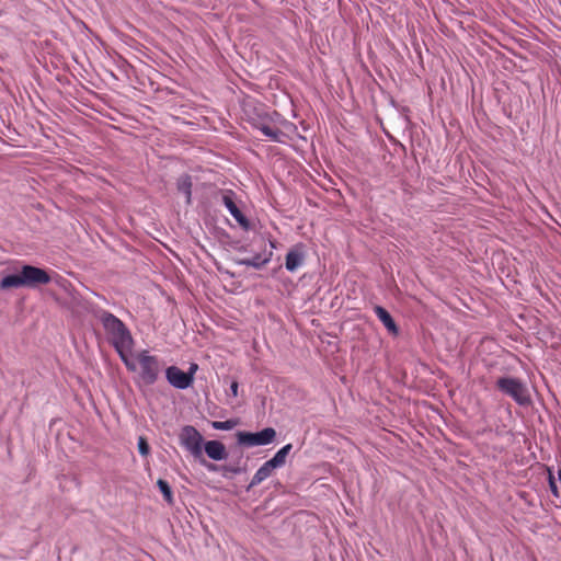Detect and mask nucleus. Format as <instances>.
Returning a JSON list of instances; mask_svg holds the SVG:
<instances>
[{
  "label": "nucleus",
  "mask_w": 561,
  "mask_h": 561,
  "mask_svg": "<svg viewBox=\"0 0 561 561\" xmlns=\"http://www.w3.org/2000/svg\"><path fill=\"white\" fill-rule=\"evenodd\" d=\"M99 319L108 336V340L127 370L136 371L137 366L133 358L134 339L125 323L108 311H102Z\"/></svg>",
  "instance_id": "nucleus-1"
},
{
  "label": "nucleus",
  "mask_w": 561,
  "mask_h": 561,
  "mask_svg": "<svg viewBox=\"0 0 561 561\" xmlns=\"http://www.w3.org/2000/svg\"><path fill=\"white\" fill-rule=\"evenodd\" d=\"M133 358L136 363L139 378L146 385H153L161 371L160 360L157 356H153L149 351H140L137 354H133Z\"/></svg>",
  "instance_id": "nucleus-2"
},
{
  "label": "nucleus",
  "mask_w": 561,
  "mask_h": 561,
  "mask_svg": "<svg viewBox=\"0 0 561 561\" xmlns=\"http://www.w3.org/2000/svg\"><path fill=\"white\" fill-rule=\"evenodd\" d=\"M496 386L500 391L511 397L519 405H526L530 402V396L527 387L516 378H500L496 381Z\"/></svg>",
  "instance_id": "nucleus-3"
},
{
  "label": "nucleus",
  "mask_w": 561,
  "mask_h": 561,
  "mask_svg": "<svg viewBox=\"0 0 561 561\" xmlns=\"http://www.w3.org/2000/svg\"><path fill=\"white\" fill-rule=\"evenodd\" d=\"M276 437V432L272 427H266L260 432H238L237 439L240 445L253 447L271 444Z\"/></svg>",
  "instance_id": "nucleus-4"
},
{
  "label": "nucleus",
  "mask_w": 561,
  "mask_h": 561,
  "mask_svg": "<svg viewBox=\"0 0 561 561\" xmlns=\"http://www.w3.org/2000/svg\"><path fill=\"white\" fill-rule=\"evenodd\" d=\"M181 445L191 453L195 458H199L203 455V436L201 433L191 425H186L182 428L180 434Z\"/></svg>",
  "instance_id": "nucleus-5"
},
{
  "label": "nucleus",
  "mask_w": 561,
  "mask_h": 561,
  "mask_svg": "<svg viewBox=\"0 0 561 561\" xmlns=\"http://www.w3.org/2000/svg\"><path fill=\"white\" fill-rule=\"evenodd\" d=\"M21 274L24 287L34 288L39 285L48 284L51 280L46 270L33 265H23L21 267Z\"/></svg>",
  "instance_id": "nucleus-6"
},
{
  "label": "nucleus",
  "mask_w": 561,
  "mask_h": 561,
  "mask_svg": "<svg viewBox=\"0 0 561 561\" xmlns=\"http://www.w3.org/2000/svg\"><path fill=\"white\" fill-rule=\"evenodd\" d=\"M165 378L172 387L180 390L187 389L193 383L192 374H186L176 366H170L165 369Z\"/></svg>",
  "instance_id": "nucleus-7"
},
{
  "label": "nucleus",
  "mask_w": 561,
  "mask_h": 561,
  "mask_svg": "<svg viewBox=\"0 0 561 561\" xmlns=\"http://www.w3.org/2000/svg\"><path fill=\"white\" fill-rule=\"evenodd\" d=\"M222 203H224L225 207L228 209V211L230 213V215L238 221V224L242 228L249 229V220L247 219V217L242 214V211L238 208V206L233 202L231 193L224 194Z\"/></svg>",
  "instance_id": "nucleus-8"
},
{
  "label": "nucleus",
  "mask_w": 561,
  "mask_h": 561,
  "mask_svg": "<svg viewBox=\"0 0 561 561\" xmlns=\"http://www.w3.org/2000/svg\"><path fill=\"white\" fill-rule=\"evenodd\" d=\"M206 455L216 461L225 460L228 457L225 445L219 440H208L204 444Z\"/></svg>",
  "instance_id": "nucleus-9"
},
{
  "label": "nucleus",
  "mask_w": 561,
  "mask_h": 561,
  "mask_svg": "<svg viewBox=\"0 0 561 561\" xmlns=\"http://www.w3.org/2000/svg\"><path fill=\"white\" fill-rule=\"evenodd\" d=\"M374 312L377 318L382 322L385 328L393 335H397L399 330L398 327L392 319L391 314L381 306H376L374 308Z\"/></svg>",
  "instance_id": "nucleus-10"
},
{
  "label": "nucleus",
  "mask_w": 561,
  "mask_h": 561,
  "mask_svg": "<svg viewBox=\"0 0 561 561\" xmlns=\"http://www.w3.org/2000/svg\"><path fill=\"white\" fill-rule=\"evenodd\" d=\"M304 253L298 249H291L285 257V266L289 272H295L304 264Z\"/></svg>",
  "instance_id": "nucleus-11"
},
{
  "label": "nucleus",
  "mask_w": 561,
  "mask_h": 561,
  "mask_svg": "<svg viewBox=\"0 0 561 561\" xmlns=\"http://www.w3.org/2000/svg\"><path fill=\"white\" fill-rule=\"evenodd\" d=\"M275 470L273 466L270 465L268 461H265L254 473L252 480L249 484V489L259 485L267 478L272 476V472Z\"/></svg>",
  "instance_id": "nucleus-12"
},
{
  "label": "nucleus",
  "mask_w": 561,
  "mask_h": 561,
  "mask_svg": "<svg viewBox=\"0 0 561 561\" xmlns=\"http://www.w3.org/2000/svg\"><path fill=\"white\" fill-rule=\"evenodd\" d=\"M272 255H273L272 252L264 253V254H255L251 257L242 259L239 262V264L244 265V266H251L254 268H261L271 261Z\"/></svg>",
  "instance_id": "nucleus-13"
},
{
  "label": "nucleus",
  "mask_w": 561,
  "mask_h": 561,
  "mask_svg": "<svg viewBox=\"0 0 561 561\" xmlns=\"http://www.w3.org/2000/svg\"><path fill=\"white\" fill-rule=\"evenodd\" d=\"M293 446L291 444H287L283 446L270 460L271 466H273L275 469L282 468L286 463V458L288 454L290 453Z\"/></svg>",
  "instance_id": "nucleus-14"
},
{
  "label": "nucleus",
  "mask_w": 561,
  "mask_h": 561,
  "mask_svg": "<svg viewBox=\"0 0 561 561\" xmlns=\"http://www.w3.org/2000/svg\"><path fill=\"white\" fill-rule=\"evenodd\" d=\"M19 287H24L21 272L19 274L7 275L0 280L1 290Z\"/></svg>",
  "instance_id": "nucleus-15"
},
{
  "label": "nucleus",
  "mask_w": 561,
  "mask_h": 561,
  "mask_svg": "<svg viewBox=\"0 0 561 561\" xmlns=\"http://www.w3.org/2000/svg\"><path fill=\"white\" fill-rule=\"evenodd\" d=\"M256 128L270 140L280 142V137L283 136V133L279 129L273 128L265 123L257 124Z\"/></svg>",
  "instance_id": "nucleus-16"
},
{
  "label": "nucleus",
  "mask_w": 561,
  "mask_h": 561,
  "mask_svg": "<svg viewBox=\"0 0 561 561\" xmlns=\"http://www.w3.org/2000/svg\"><path fill=\"white\" fill-rule=\"evenodd\" d=\"M178 190L186 197V202H191L192 196V182L188 175L181 176L178 181Z\"/></svg>",
  "instance_id": "nucleus-17"
},
{
  "label": "nucleus",
  "mask_w": 561,
  "mask_h": 561,
  "mask_svg": "<svg viewBox=\"0 0 561 561\" xmlns=\"http://www.w3.org/2000/svg\"><path fill=\"white\" fill-rule=\"evenodd\" d=\"M157 485L160 490V492L162 493L164 500L171 504L173 502V493H172V490L169 485V483L162 479H159L157 481Z\"/></svg>",
  "instance_id": "nucleus-18"
},
{
  "label": "nucleus",
  "mask_w": 561,
  "mask_h": 561,
  "mask_svg": "<svg viewBox=\"0 0 561 561\" xmlns=\"http://www.w3.org/2000/svg\"><path fill=\"white\" fill-rule=\"evenodd\" d=\"M237 425L236 420L214 421L211 427L218 431H230Z\"/></svg>",
  "instance_id": "nucleus-19"
},
{
  "label": "nucleus",
  "mask_w": 561,
  "mask_h": 561,
  "mask_svg": "<svg viewBox=\"0 0 561 561\" xmlns=\"http://www.w3.org/2000/svg\"><path fill=\"white\" fill-rule=\"evenodd\" d=\"M138 451L141 456L147 457L150 453V447L145 437L140 436L138 438Z\"/></svg>",
  "instance_id": "nucleus-20"
},
{
  "label": "nucleus",
  "mask_w": 561,
  "mask_h": 561,
  "mask_svg": "<svg viewBox=\"0 0 561 561\" xmlns=\"http://www.w3.org/2000/svg\"><path fill=\"white\" fill-rule=\"evenodd\" d=\"M548 482H549V488H550L551 493L554 496H559V490H558V486H557V483H556V479H554V477L551 473H549Z\"/></svg>",
  "instance_id": "nucleus-21"
},
{
  "label": "nucleus",
  "mask_w": 561,
  "mask_h": 561,
  "mask_svg": "<svg viewBox=\"0 0 561 561\" xmlns=\"http://www.w3.org/2000/svg\"><path fill=\"white\" fill-rule=\"evenodd\" d=\"M238 388H239V385L237 381H232L231 385H230V393L232 397H237L238 396Z\"/></svg>",
  "instance_id": "nucleus-22"
},
{
  "label": "nucleus",
  "mask_w": 561,
  "mask_h": 561,
  "mask_svg": "<svg viewBox=\"0 0 561 561\" xmlns=\"http://www.w3.org/2000/svg\"><path fill=\"white\" fill-rule=\"evenodd\" d=\"M197 368H198V366H197L196 364H192V365L190 366L188 371H185V373H186V374H192V377L194 378V375H195V373H196Z\"/></svg>",
  "instance_id": "nucleus-23"
},
{
  "label": "nucleus",
  "mask_w": 561,
  "mask_h": 561,
  "mask_svg": "<svg viewBox=\"0 0 561 561\" xmlns=\"http://www.w3.org/2000/svg\"><path fill=\"white\" fill-rule=\"evenodd\" d=\"M205 466H206V468H207L209 471H216V470H217V466H216V465H213V463H206Z\"/></svg>",
  "instance_id": "nucleus-24"
},
{
  "label": "nucleus",
  "mask_w": 561,
  "mask_h": 561,
  "mask_svg": "<svg viewBox=\"0 0 561 561\" xmlns=\"http://www.w3.org/2000/svg\"><path fill=\"white\" fill-rule=\"evenodd\" d=\"M225 470L231 472V473H238V469H234V468H228V467H225Z\"/></svg>",
  "instance_id": "nucleus-25"
}]
</instances>
